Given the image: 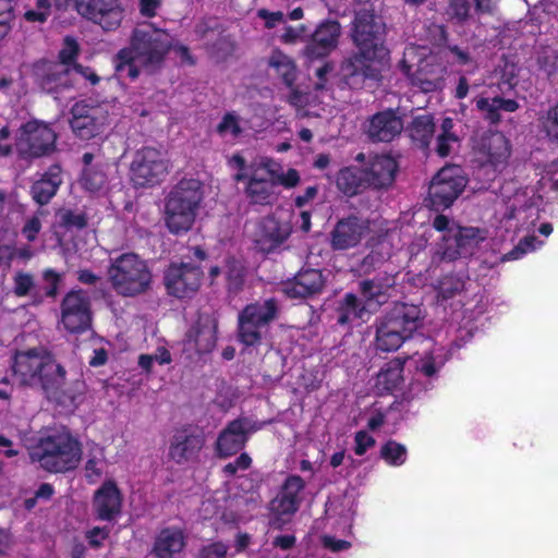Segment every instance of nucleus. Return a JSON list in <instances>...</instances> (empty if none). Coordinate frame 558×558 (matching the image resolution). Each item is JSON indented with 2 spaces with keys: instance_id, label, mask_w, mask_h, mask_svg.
Returning a JSON list of instances; mask_svg holds the SVG:
<instances>
[{
  "instance_id": "f704fd0d",
  "label": "nucleus",
  "mask_w": 558,
  "mask_h": 558,
  "mask_svg": "<svg viewBox=\"0 0 558 558\" xmlns=\"http://www.w3.org/2000/svg\"><path fill=\"white\" fill-rule=\"evenodd\" d=\"M403 362L399 359H393L385 364V366L377 374L376 388L380 392H389L398 389L403 381Z\"/></svg>"
},
{
  "instance_id": "f03ea898",
  "label": "nucleus",
  "mask_w": 558,
  "mask_h": 558,
  "mask_svg": "<svg viewBox=\"0 0 558 558\" xmlns=\"http://www.w3.org/2000/svg\"><path fill=\"white\" fill-rule=\"evenodd\" d=\"M172 47L173 37L166 29L150 22L137 24L132 31L130 45L114 58L116 72L131 80L137 78L141 71L154 74L163 66Z\"/></svg>"
},
{
  "instance_id": "6e6552de",
  "label": "nucleus",
  "mask_w": 558,
  "mask_h": 558,
  "mask_svg": "<svg viewBox=\"0 0 558 558\" xmlns=\"http://www.w3.org/2000/svg\"><path fill=\"white\" fill-rule=\"evenodd\" d=\"M107 277L112 290L126 298L146 293L153 283V274L147 262L134 253H124L112 258Z\"/></svg>"
},
{
  "instance_id": "f8f14e48",
  "label": "nucleus",
  "mask_w": 558,
  "mask_h": 558,
  "mask_svg": "<svg viewBox=\"0 0 558 558\" xmlns=\"http://www.w3.org/2000/svg\"><path fill=\"white\" fill-rule=\"evenodd\" d=\"M466 185L462 170L457 166L440 169L433 178L428 195L434 209L449 207Z\"/></svg>"
},
{
  "instance_id": "473e14b6",
  "label": "nucleus",
  "mask_w": 558,
  "mask_h": 558,
  "mask_svg": "<svg viewBox=\"0 0 558 558\" xmlns=\"http://www.w3.org/2000/svg\"><path fill=\"white\" fill-rule=\"evenodd\" d=\"M475 106L482 117L494 124L500 121L501 112H514L519 108L518 102L513 99L485 96L476 97Z\"/></svg>"
},
{
  "instance_id": "0eeeda50",
  "label": "nucleus",
  "mask_w": 558,
  "mask_h": 558,
  "mask_svg": "<svg viewBox=\"0 0 558 558\" xmlns=\"http://www.w3.org/2000/svg\"><path fill=\"white\" fill-rule=\"evenodd\" d=\"M203 197V185L198 180L184 179L173 186L167 197L165 211L170 232L179 234L192 228Z\"/></svg>"
},
{
  "instance_id": "052dcab7",
  "label": "nucleus",
  "mask_w": 558,
  "mask_h": 558,
  "mask_svg": "<svg viewBox=\"0 0 558 558\" xmlns=\"http://www.w3.org/2000/svg\"><path fill=\"white\" fill-rule=\"evenodd\" d=\"M355 448L354 451L357 456H363L369 448L375 445V439L366 432H357L355 434Z\"/></svg>"
},
{
  "instance_id": "3c124183",
  "label": "nucleus",
  "mask_w": 558,
  "mask_h": 558,
  "mask_svg": "<svg viewBox=\"0 0 558 558\" xmlns=\"http://www.w3.org/2000/svg\"><path fill=\"white\" fill-rule=\"evenodd\" d=\"M463 289V281L453 276L445 277L438 287L439 295L447 300L452 298L454 294Z\"/></svg>"
},
{
  "instance_id": "603ef678",
  "label": "nucleus",
  "mask_w": 558,
  "mask_h": 558,
  "mask_svg": "<svg viewBox=\"0 0 558 558\" xmlns=\"http://www.w3.org/2000/svg\"><path fill=\"white\" fill-rule=\"evenodd\" d=\"M13 281V291L17 296L27 295L35 286L34 277L27 272H17L14 276Z\"/></svg>"
},
{
  "instance_id": "2eb2a0df",
  "label": "nucleus",
  "mask_w": 558,
  "mask_h": 558,
  "mask_svg": "<svg viewBox=\"0 0 558 558\" xmlns=\"http://www.w3.org/2000/svg\"><path fill=\"white\" fill-rule=\"evenodd\" d=\"M92 320L90 300L86 292H69L61 304V323L70 332H82L89 328Z\"/></svg>"
},
{
  "instance_id": "1a4fd4ad",
  "label": "nucleus",
  "mask_w": 558,
  "mask_h": 558,
  "mask_svg": "<svg viewBox=\"0 0 558 558\" xmlns=\"http://www.w3.org/2000/svg\"><path fill=\"white\" fill-rule=\"evenodd\" d=\"M167 154L155 147L138 149L130 166V179L136 187H151L162 182L169 173Z\"/></svg>"
},
{
  "instance_id": "a878e982",
  "label": "nucleus",
  "mask_w": 558,
  "mask_h": 558,
  "mask_svg": "<svg viewBox=\"0 0 558 558\" xmlns=\"http://www.w3.org/2000/svg\"><path fill=\"white\" fill-rule=\"evenodd\" d=\"M305 487L304 481L298 475L289 476L280 494L271 501V510L278 515H291L300 506L302 500L300 494Z\"/></svg>"
},
{
  "instance_id": "13d9d810",
  "label": "nucleus",
  "mask_w": 558,
  "mask_h": 558,
  "mask_svg": "<svg viewBox=\"0 0 558 558\" xmlns=\"http://www.w3.org/2000/svg\"><path fill=\"white\" fill-rule=\"evenodd\" d=\"M257 16L264 20L267 28H274L284 23V15L280 11L270 12L266 9H260L257 11Z\"/></svg>"
},
{
  "instance_id": "5fc2aeb1",
  "label": "nucleus",
  "mask_w": 558,
  "mask_h": 558,
  "mask_svg": "<svg viewBox=\"0 0 558 558\" xmlns=\"http://www.w3.org/2000/svg\"><path fill=\"white\" fill-rule=\"evenodd\" d=\"M228 547L223 543H213L204 546L196 558H227Z\"/></svg>"
},
{
  "instance_id": "0e129e2a",
  "label": "nucleus",
  "mask_w": 558,
  "mask_h": 558,
  "mask_svg": "<svg viewBox=\"0 0 558 558\" xmlns=\"http://www.w3.org/2000/svg\"><path fill=\"white\" fill-rule=\"evenodd\" d=\"M16 247L10 243H0V267L9 268L15 258Z\"/></svg>"
},
{
  "instance_id": "c85d7f7f",
  "label": "nucleus",
  "mask_w": 558,
  "mask_h": 558,
  "mask_svg": "<svg viewBox=\"0 0 558 558\" xmlns=\"http://www.w3.org/2000/svg\"><path fill=\"white\" fill-rule=\"evenodd\" d=\"M397 162L390 156H376L364 171L365 183L374 187L389 186L395 179Z\"/></svg>"
},
{
  "instance_id": "6e6d98bb",
  "label": "nucleus",
  "mask_w": 558,
  "mask_h": 558,
  "mask_svg": "<svg viewBox=\"0 0 558 558\" xmlns=\"http://www.w3.org/2000/svg\"><path fill=\"white\" fill-rule=\"evenodd\" d=\"M543 126L548 136L558 140V105L548 111L543 121Z\"/></svg>"
},
{
  "instance_id": "9b49d317",
  "label": "nucleus",
  "mask_w": 558,
  "mask_h": 558,
  "mask_svg": "<svg viewBox=\"0 0 558 558\" xmlns=\"http://www.w3.org/2000/svg\"><path fill=\"white\" fill-rule=\"evenodd\" d=\"M277 313L274 300L247 305L239 315V338L246 345H255L262 339V329Z\"/></svg>"
},
{
  "instance_id": "dca6fc26",
  "label": "nucleus",
  "mask_w": 558,
  "mask_h": 558,
  "mask_svg": "<svg viewBox=\"0 0 558 558\" xmlns=\"http://www.w3.org/2000/svg\"><path fill=\"white\" fill-rule=\"evenodd\" d=\"M71 113L72 131L82 140L99 135L109 122L107 110L102 107H89L84 102H76Z\"/></svg>"
},
{
  "instance_id": "4c0bfd02",
  "label": "nucleus",
  "mask_w": 558,
  "mask_h": 558,
  "mask_svg": "<svg viewBox=\"0 0 558 558\" xmlns=\"http://www.w3.org/2000/svg\"><path fill=\"white\" fill-rule=\"evenodd\" d=\"M268 64L282 77V81L289 87H292L296 78V68L290 57L280 51H274L269 58Z\"/></svg>"
},
{
  "instance_id": "7ed1b4c3",
  "label": "nucleus",
  "mask_w": 558,
  "mask_h": 558,
  "mask_svg": "<svg viewBox=\"0 0 558 558\" xmlns=\"http://www.w3.org/2000/svg\"><path fill=\"white\" fill-rule=\"evenodd\" d=\"M231 163L239 170L234 180L244 182V195L251 205H272L279 197L278 185L293 189L301 181L295 169L283 170L268 157L255 158L250 165H246L242 156L234 155L231 158Z\"/></svg>"
},
{
  "instance_id": "338daca9",
  "label": "nucleus",
  "mask_w": 558,
  "mask_h": 558,
  "mask_svg": "<svg viewBox=\"0 0 558 558\" xmlns=\"http://www.w3.org/2000/svg\"><path fill=\"white\" fill-rule=\"evenodd\" d=\"M413 84L418 86L423 92L428 93L437 89L440 86V80L437 77L426 78L422 74L414 77Z\"/></svg>"
},
{
  "instance_id": "e433bc0d",
  "label": "nucleus",
  "mask_w": 558,
  "mask_h": 558,
  "mask_svg": "<svg viewBox=\"0 0 558 558\" xmlns=\"http://www.w3.org/2000/svg\"><path fill=\"white\" fill-rule=\"evenodd\" d=\"M70 68L53 64L43 76L40 85L47 93H58L60 89L70 86Z\"/></svg>"
},
{
  "instance_id": "f257e3e1",
  "label": "nucleus",
  "mask_w": 558,
  "mask_h": 558,
  "mask_svg": "<svg viewBox=\"0 0 558 558\" xmlns=\"http://www.w3.org/2000/svg\"><path fill=\"white\" fill-rule=\"evenodd\" d=\"M352 39L357 52L340 66L344 83L350 88H362L366 81H380L389 66L383 23L369 11H359L353 22Z\"/></svg>"
},
{
  "instance_id": "6ab92c4d",
  "label": "nucleus",
  "mask_w": 558,
  "mask_h": 558,
  "mask_svg": "<svg viewBox=\"0 0 558 558\" xmlns=\"http://www.w3.org/2000/svg\"><path fill=\"white\" fill-rule=\"evenodd\" d=\"M202 270L191 263L172 264L165 275V283L170 294L186 298L194 294L202 279Z\"/></svg>"
},
{
  "instance_id": "a18cd8bd",
  "label": "nucleus",
  "mask_w": 558,
  "mask_h": 558,
  "mask_svg": "<svg viewBox=\"0 0 558 558\" xmlns=\"http://www.w3.org/2000/svg\"><path fill=\"white\" fill-rule=\"evenodd\" d=\"M217 132L222 137L238 138L242 133L239 117L234 113H227L217 125Z\"/></svg>"
},
{
  "instance_id": "58836bf2",
  "label": "nucleus",
  "mask_w": 558,
  "mask_h": 558,
  "mask_svg": "<svg viewBox=\"0 0 558 558\" xmlns=\"http://www.w3.org/2000/svg\"><path fill=\"white\" fill-rule=\"evenodd\" d=\"M105 465L106 457L104 448L96 444H92L85 464V474L88 481H98L104 474Z\"/></svg>"
},
{
  "instance_id": "ddd939ff",
  "label": "nucleus",
  "mask_w": 558,
  "mask_h": 558,
  "mask_svg": "<svg viewBox=\"0 0 558 558\" xmlns=\"http://www.w3.org/2000/svg\"><path fill=\"white\" fill-rule=\"evenodd\" d=\"M484 239V232L477 228H450L442 236L444 244L437 251L435 258L451 262L469 256Z\"/></svg>"
},
{
  "instance_id": "8fccbe9b",
  "label": "nucleus",
  "mask_w": 558,
  "mask_h": 558,
  "mask_svg": "<svg viewBox=\"0 0 558 558\" xmlns=\"http://www.w3.org/2000/svg\"><path fill=\"white\" fill-rule=\"evenodd\" d=\"M235 50V43L229 36H220L211 47V54L217 60H223L231 56Z\"/></svg>"
},
{
  "instance_id": "69168bd1",
  "label": "nucleus",
  "mask_w": 558,
  "mask_h": 558,
  "mask_svg": "<svg viewBox=\"0 0 558 558\" xmlns=\"http://www.w3.org/2000/svg\"><path fill=\"white\" fill-rule=\"evenodd\" d=\"M41 229V223L38 217H32L26 221L22 229V233L28 241H34Z\"/></svg>"
},
{
  "instance_id": "680f3d73",
  "label": "nucleus",
  "mask_w": 558,
  "mask_h": 558,
  "mask_svg": "<svg viewBox=\"0 0 558 558\" xmlns=\"http://www.w3.org/2000/svg\"><path fill=\"white\" fill-rule=\"evenodd\" d=\"M457 142L458 137L456 135H439L437 137L436 151L439 156L446 157L450 154Z\"/></svg>"
},
{
  "instance_id": "4468645a",
  "label": "nucleus",
  "mask_w": 558,
  "mask_h": 558,
  "mask_svg": "<svg viewBox=\"0 0 558 558\" xmlns=\"http://www.w3.org/2000/svg\"><path fill=\"white\" fill-rule=\"evenodd\" d=\"M56 133L44 123H25L16 140V149L24 157H40L53 150Z\"/></svg>"
},
{
  "instance_id": "e2e57ef3",
  "label": "nucleus",
  "mask_w": 558,
  "mask_h": 558,
  "mask_svg": "<svg viewBox=\"0 0 558 558\" xmlns=\"http://www.w3.org/2000/svg\"><path fill=\"white\" fill-rule=\"evenodd\" d=\"M323 545L330 549L333 553L347 550L351 547V543L342 539H336L332 536L324 535L322 536Z\"/></svg>"
},
{
  "instance_id": "5701e85b",
  "label": "nucleus",
  "mask_w": 558,
  "mask_h": 558,
  "mask_svg": "<svg viewBox=\"0 0 558 558\" xmlns=\"http://www.w3.org/2000/svg\"><path fill=\"white\" fill-rule=\"evenodd\" d=\"M324 284L325 280L320 270L303 269L292 280L283 284L282 291L291 299H303L319 293Z\"/></svg>"
},
{
  "instance_id": "37998d69",
  "label": "nucleus",
  "mask_w": 558,
  "mask_h": 558,
  "mask_svg": "<svg viewBox=\"0 0 558 558\" xmlns=\"http://www.w3.org/2000/svg\"><path fill=\"white\" fill-rule=\"evenodd\" d=\"M171 361L170 352L165 347H158L150 354H141L138 356V366L146 373H150L154 364L166 365L171 363Z\"/></svg>"
},
{
  "instance_id": "a19ab883",
  "label": "nucleus",
  "mask_w": 558,
  "mask_h": 558,
  "mask_svg": "<svg viewBox=\"0 0 558 558\" xmlns=\"http://www.w3.org/2000/svg\"><path fill=\"white\" fill-rule=\"evenodd\" d=\"M107 173L102 167H87L82 175L81 182L85 190L96 193L102 191L107 185Z\"/></svg>"
},
{
  "instance_id": "412c9836",
  "label": "nucleus",
  "mask_w": 558,
  "mask_h": 558,
  "mask_svg": "<svg viewBox=\"0 0 558 558\" xmlns=\"http://www.w3.org/2000/svg\"><path fill=\"white\" fill-rule=\"evenodd\" d=\"M217 342V319L211 314H201L186 333L185 348L198 354L210 352Z\"/></svg>"
},
{
  "instance_id": "2f4dec72",
  "label": "nucleus",
  "mask_w": 558,
  "mask_h": 558,
  "mask_svg": "<svg viewBox=\"0 0 558 558\" xmlns=\"http://www.w3.org/2000/svg\"><path fill=\"white\" fill-rule=\"evenodd\" d=\"M374 312L364 301H360L353 293H347L338 306V323L341 325L366 322Z\"/></svg>"
},
{
  "instance_id": "cd10ccee",
  "label": "nucleus",
  "mask_w": 558,
  "mask_h": 558,
  "mask_svg": "<svg viewBox=\"0 0 558 558\" xmlns=\"http://www.w3.org/2000/svg\"><path fill=\"white\" fill-rule=\"evenodd\" d=\"M403 129L401 119L393 111H383L375 114L368 126V135L374 141L390 142Z\"/></svg>"
},
{
  "instance_id": "423d86ee",
  "label": "nucleus",
  "mask_w": 558,
  "mask_h": 558,
  "mask_svg": "<svg viewBox=\"0 0 558 558\" xmlns=\"http://www.w3.org/2000/svg\"><path fill=\"white\" fill-rule=\"evenodd\" d=\"M422 311L413 304H396L376 322L375 345L384 352L398 350L418 329Z\"/></svg>"
},
{
  "instance_id": "72a5a7b5",
  "label": "nucleus",
  "mask_w": 558,
  "mask_h": 558,
  "mask_svg": "<svg viewBox=\"0 0 558 558\" xmlns=\"http://www.w3.org/2000/svg\"><path fill=\"white\" fill-rule=\"evenodd\" d=\"M62 183L61 169L59 166H52L36 181L32 187V195L36 203L45 205L54 196L58 187Z\"/></svg>"
},
{
  "instance_id": "4be33fe9",
  "label": "nucleus",
  "mask_w": 558,
  "mask_h": 558,
  "mask_svg": "<svg viewBox=\"0 0 558 558\" xmlns=\"http://www.w3.org/2000/svg\"><path fill=\"white\" fill-rule=\"evenodd\" d=\"M395 284V276L383 272L372 279L361 281L360 292L368 306L376 311L389 300Z\"/></svg>"
},
{
  "instance_id": "a211bd4d",
  "label": "nucleus",
  "mask_w": 558,
  "mask_h": 558,
  "mask_svg": "<svg viewBox=\"0 0 558 558\" xmlns=\"http://www.w3.org/2000/svg\"><path fill=\"white\" fill-rule=\"evenodd\" d=\"M260 424L241 417L230 422L218 436L216 450L219 457L228 458L240 451L246 444L248 436L258 430Z\"/></svg>"
},
{
  "instance_id": "ea45409f",
  "label": "nucleus",
  "mask_w": 558,
  "mask_h": 558,
  "mask_svg": "<svg viewBox=\"0 0 558 558\" xmlns=\"http://www.w3.org/2000/svg\"><path fill=\"white\" fill-rule=\"evenodd\" d=\"M410 136L421 146H427L434 134V122L429 114L424 113L415 117L409 129Z\"/></svg>"
},
{
  "instance_id": "bb28decb",
  "label": "nucleus",
  "mask_w": 558,
  "mask_h": 558,
  "mask_svg": "<svg viewBox=\"0 0 558 558\" xmlns=\"http://www.w3.org/2000/svg\"><path fill=\"white\" fill-rule=\"evenodd\" d=\"M203 447V439L189 428L178 429L170 442L169 456L178 463L193 459Z\"/></svg>"
},
{
  "instance_id": "9d476101",
  "label": "nucleus",
  "mask_w": 558,
  "mask_h": 558,
  "mask_svg": "<svg viewBox=\"0 0 558 558\" xmlns=\"http://www.w3.org/2000/svg\"><path fill=\"white\" fill-rule=\"evenodd\" d=\"M54 2L59 7L72 2L78 14L99 24L106 31L118 28L124 19L121 0H54Z\"/></svg>"
},
{
  "instance_id": "4d7b16f0",
  "label": "nucleus",
  "mask_w": 558,
  "mask_h": 558,
  "mask_svg": "<svg viewBox=\"0 0 558 558\" xmlns=\"http://www.w3.org/2000/svg\"><path fill=\"white\" fill-rule=\"evenodd\" d=\"M252 459L247 453H241L234 462L228 463L223 468V472L227 475H233L238 471H245L251 466Z\"/></svg>"
},
{
  "instance_id": "09e8293b",
  "label": "nucleus",
  "mask_w": 558,
  "mask_h": 558,
  "mask_svg": "<svg viewBox=\"0 0 558 558\" xmlns=\"http://www.w3.org/2000/svg\"><path fill=\"white\" fill-rule=\"evenodd\" d=\"M13 2L14 0H0V40L3 39L11 29Z\"/></svg>"
},
{
  "instance_id": "774afa93",
  "label": "nucleus",
  "mask_w": 558,
  "mask_h": 558,
  "mask_svg": "<svg viewBox=\"0 0 558 558\" xmlns=\"http://www.w3.org/2000/svg\"><path fill=\"white\" fill-rule=\"evenodd\" d=\"M161 5V0H140V13L145 17H153Z\"/></svg>"
},
{
  "instance_id": "bf43d9fd",
  "label": "nucleus",
  "mask_w": 558,
  "mask_h": 558,
  "mask_svg": "<svg viewBox=\"0 0 558 558\" xmlns=\"http://www.w3.org/2000/svg\"><path fill=\"white\" fill-rule=\"evenodd\" d=\"M109 533L110 530L108 527L96 526L86 532V538L92 547L98 548L108 538Z\"/></svg>"
},
{
  "instance_id": "39448f33",
  "label": "nucleus",
  "mask_w": 558,
  "mask_h": 558,
  "mask_svg": "<svg viewBox=\"0 0 558 558\" xmlns=\"http://www.w3.org/2000/svg\"><path fill=\"white\" fill-rule=\"evenodd\" d=\"M29 457L48 472H68L80 464L82 446L70 430H54L39 438Z\"/></svg>"
},
{
  "instance_id": "79ce46f5",
  "label": "nucleus",
  "mask_w": 558,
  "mask_h": 558,
  "mask_svg": "<svg viewBox=\"0 0 558 558\" xmlns=\"http://www.w3.org/2000/svg\"><path fill=\"white\" fill-rule=\"evenodd\" d=\"M380 456L388 464L399 466L405 462L407 448L395 440H389L381 447Z\"/></svg>"
},
{
  "instance_id": "f3484780",
  "label": "nucleus",
  "mask_w": 558,
  "mask_h": 558,
  "mask_svg": "<svg viewBox=\"0 0 558 558\" xmlns=\"http://www.w3.org/2000/svg\"><path fill=\"white\" fill-rule=\"evenodd\" d=\"M291 230L289 214L277 210L257 223L254 239L262 250L270 251L283 243L289 238Z\"/></svg>"
},
{
  "instance_id": "20e7f679",
  "label": "nucleus",
  "mask_w": 558,
  "mask_h": 558,
  "mask_svg": "<svg viewBox=\"0 0 558 558\" xmlns=\"http://www.w3.org/2000/svg\"><path fill=\"white\" fill-rule=\"evenodd\" d=\"M13 374L21 385L41 388L49 398H58L65 384V369L45 348L17 352Z\"/></svg>"
},
{
  "instance_id": "aec40b11",
  "label": "nucleus",
  "mask_w": 558,
  "mask_h": 558,
  "mask_svg": "<svg viewBox=\"0 0 558 558\" xmlns=\"http://www.w3.org/2000/svg\"><path fill=\"white\" fill-rule=\"evenodd\" d=\"M369 232V222L355 216L340 219L330 232V245L336 251L357 246Z\"/></svg>"
},
{
  "instance_id": "de8ad7c7",
  "label": "nucleus",
  "mask_w": 558,
  "mask_h": 558,
  "mask_svg": "<svg viewBox=\"0 0 558 558\" xmlns=\"http://www.w3.org/2000/svg\"><path fill=\"white\" fill-rule=\"evenodd\" d=\"M78 54V44L71 37L64 38L63 48L60 50L59 65H64V68H72L73 64H76L74 61Z\"/></svg>"
},
{
  "instance_id": "864d4df0",
  "label": "nucleus",
  "mask_w": 558,
  "mask_h": 558,
  "mask_svg": "<svg viewBox=\"0 0 558 558\" xmlns=\"http://www.w3.org/2000/svg\"><path fill=\"white\" fill-rule=\"evenodd\" d=\"M41 277L45 284L46 295L54 298L58 293V287L62 280V275L51 268H48L43 271Z\"/></svg>"
},
{
  "instance_id": "c03bdc74",
  "label": "nucleus",
  "mask_w": 558,
  "mask_h": 558,
  "mask_svg": "<svg viewBox=\"0 0 558 558\" xmlns=\"http://www.w3.org/2000/svg\"><path fill=\"white\" fill-rule=\"evenodd\" d=\"M51 15V2L50 0H37L35 7L28 9L24 13L25 21L29 23H45Z\"/></svg>"
},
{
  "instance_id": "7c9ffc66",
  "label": "nucleus",
  "mask_w": 558,
  "mask_h": 558,
  "mask_svg": "<svg viewBox=\"0 0 558 558\" xmlns=\"http://www.w3.org/2000/svg\"><path fill=\"white\" fill-rule=\"evenodd\" d=\"M185 547V535L179 527H166L157 535L153 553L157 558H172Z\"/></svg>"
},
{
  "instance_id": "c9c22d12",
  "label": "nucleus",
  "mask_w": 558,
  "mask_h": 558,
  "mask_svg": "<svg viewBox=\"0 0 558 558\" xmlns=\"http://www.w3.org/2000/svg\"><path fill=\"white\" fill-rule=\"evenodd\" d=\"M336 183L338 189L345 195H355L366 184L364 171L354 167L344 168L337 174Z\"/></svg>"
},
{
  "instance_id": "b1692460",
  "label": "nucleus",
  "mask_w": 558,
  "mask_h": 558,
  "mask_svg": "<svg viewBox=\"0 0 558 558\" xmlns=\"http://www.w3.org/2000/svg\"><path fill=\"white\" fill-rule=\"evenodd\" d=\"M341 26L336 21H326L318 25L313 34L311 44L305 53L308 58H318L328 54L338 45Z\"/></svg>"
},
{
  "instance_id": "393cba45",
  "label": "nucleus",
  "mask_w": 558,
  "mask_h": 558,
  "mask_svg": "<svg viewBox=\"0 0 558 558\" xmlns=\"http://www.w3.org/2000/svg\"><path fill=\"white\" fill-rule=\"evenodd\" d=\"M478 160L495 167L505 163L510 156V146L506 136L500 132L484 135L476 148Z\"/></svg>"
},
{
  "instance_id": "c756f323",
  "label": "nucleus",
  "mask_w": 558,
  "mask_h": 558,
  "mask_svg": "<svg viewBox=\"0 0 558 558\" xmlns=\"http://www.w3.org/2000/svg\"><path fill=\"white\" fill-rule=\"evenodd\" d=\"M121 497L117 486L105 483L95 494L94 508L99 519L110 520L120 512Z\"/></svg>"
},
{
  "instance_id": "49530a36",
  "label": "nucleus",
  "mask_w": 558,
  "mask_h": 558,
  "mask_svg": "<svg viewBox=\"0 0 558 558\" xmlns=\"http://www.w3.org/2000/svg\"><path fill=\"white\" fill-rule=\"evenodd\" d=\"M543 244L535 235L523 238L519 244L509 253L504 256V260H514L526 254L527 252L536 250Z\"/></svg>"
}]
</instances>
